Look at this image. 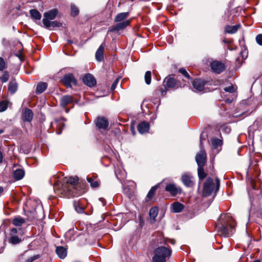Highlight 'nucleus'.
<instances>
[{
  "mask_svg": "<svg viewBox=\"0 0 262 262\" xmlns=\"http://www.w3.org/2000/svg\"><path fill=\"white\" fill-rule=\"evenodd\" d=\"M4 132V129H0V135Z\"/></svg>",
  "mask_w": 262,
  "mask_h": 262,
  "instance_id": "603ef678",
  "label": "nucleus"
},
{
  "mask_svg": "<svg viewBox=\"0 0 262 262\" xmlns=\"http://www.w3.org/2000/svg\"><path fill=\"white\" fill-rule=\"evenodd\" d=\"M210 67L212 71L217 74L222 73L225 69L224 63L217 60L212 61L210 63Z\"/></svg>",
  "mask_w": 262,
  "mask_h": 262,
  "instance_id": "9d476101",
  "label": "nucleus"
},
{
  "mask_svg": "<svg viewBox=\"0 0 262 262\" xmlns=\"http://www.w3.org/2000/svg\"><path fill=\"white\" fill-rule=\"evenodd\" d=\"M224 90L225 92H229L230 93H233L235 91V89L234 86L232 85H231L228 87H226L224 89Z\"/></svg>",
  "mask_w": 262,
  "mask_h": 262,
  "instance_id": "79ce46f5",
  "label": "nucleus"
},
{
  "mask_svg": "<svg viewBox=\"0 0 262 262\" xmlns=\"http://www.w3.org/2000/svg\"><path fill=\"white\" fill-rule=\"evenodd\" d=\"M159 187V184H158L154 186H152L150 189L149 190L148 193L147 194L146 196V200H151L154 198V196L155 195L156 191L157 190V189Z\"/></svg>",
  "mask_w": 262,
  "mask_h": 262,
  "instance_id": "393cba45",
  "label": "nucleus"
},
{
  "mask_svg": "<svg viewBox=\"0 0 262 262\" xmlns=\"http://www.w3.org/2000/svg\"><path fill=\"white\" fill-rule=\"evenodd\" d=\"M25 172L23 168H17L13 172V177L15 180L22 179L25 176Z\"/></svg>",
  "mask_w": 262,
  "mask_h": 262,
  "instance_id": "aec40b11",
  "label": "nucleus"
},
{
  "mask_svg": "<svg viewBox=\"0 0 262 262\" xmlns=\"http://www.w3.org/2000/svg\"><path fill=\"white\" fill-rule=\"evenodd\" d=\"M200 146L201 150L195 157V160L198 167L204 166L206 162L207 156L205 150L202 148V141L200 139Z\"/></svg>",
  "mask_w": 262,
  "mask_h": 262,
  "instance_id": "39448f33",
  "label": "nucleus"
},
{
  "mask_svg": "<svg viewBox=\"0 0 262 262\" xmlns=\"http://www.w3.org/2000/svg\"><path fill=\"white\" fill-rule=\"evenodd\" d=\"M95 124L99 129H106L108 126V121L105 117H98L95 120Z\"/></svg>",
  "mask_w": 262,
  "mask_h": 262,
  "instance_id": "9b49d317",
  "label": "nucleus"
},
{
  "mask_svg": "<svg viewBox=\"0 0 262 262\" xmlns=\"http://www.w3.org/2000/svg\"><path fill=\"white\" fill-rule=\"evenodd\" d=\"M171 254V249L170 247L160 246L154 251V256L152 262H166Z\"/></svg>",
  "mask_w": 262,
  "mask_h": 262,
  "instance_id": "7ed1b4c3",
  "label": "nucleus"
},
{
  "mask_svg": "<svg viewBox=\"0 0 262 262\" xmlns=\"http://www.w3.org/2000/svg\"><path fill=\"white\" fill-rule=\"evenodd\" d=\"M253 262H260V261L259 260H255L253 261Z\"/></svg>",
  "mask_w": 262,
  "mask_h": 262,
  "instance_id": "5fc2aeb1",
  "label": "nucleus"
},
{
  "mask_svg": "<svg viewBox=\"0 0 262 262\" xmlns=\"http://www.w3.org/2000/svg\"><path fill=\"white\" fill-rule=\"evenodd\" d=\"M179 71L180 73H181L182 75H183L186 78L189 79H190V77L188 73V72L186 71V70L184 68H180L179 70Z\"/></svg>",
  "mask_w": 262,
  "mask_h": 262,
  "instance_id": "a19ab883",
  "label": "nucleus"
},
{
  "mask_svg": "<svg viewBox=\"0 0 262 262\" xmlns=\"http://www.w3.org/2000/svg\"><path fill=\"white\" fill-rule=\"evenodd\" d=\"M8 102L6 100H3L0 102V112H3L6 111L8 108Z\"/></svg>",
  "mask_w": 262,
  "mask_h": 262,
  "instance_id": "4c0bfd02",
  "label": "nucleus"
},
{
  "mask_svg": "<svg viewBox=\"0 0 262 262\" xmlns=\"http://www.w3.org/2000/svg\"><path fill=\"white\" fill-rule=\"evenodd\" d=\"M100 200L102 201L104 200V199L103 198H100Z\"/></svg>",
  "mask_w": 262,
  "mask_h": 262,
  "instance_id": "6e6d98bb",
  "label": "nucleus"
},
{
  "mask_svg": "<svg viewBox=\"0 0 262 262\" xmlns=\"http://www.w3.org/2000/svg\"><path fill=\"white\" fill-rule=\"evenodd\" d=\"M119 79H116L114 82L113 83L112 86H111V90H114L116 89V86L119 82Z\"/></svg>",
  "mask_w": 262,
  "mask_h": 262,
  "instance_id": "de8ad7c7",
  "label": "nucleus"
},
{
  "mask_svg": "<svg viewBox=\"0 0 262 262\" xmlns=\"http://www.w3.org/2000/svg\"><path fill=\"white\" fill-rule=\"evenodd\" d=\"M129 12H122L118 13L114 18V21L120 22L125 20L129 16Z\"/></svg>",
  "mask_w": 262,
  "mask_h": 262,
  "instance_id": "b1692460",
  "label": "nucleus"
},
{
  "mask_svg": "<svg viewBox=\"0 0 262 262\" xmlns=\"http://www.w3.org/2000/svg\"><path fill=\"white\" fill-rule=\"evenodd\" d=\"M239 27V25L235 26H227L225 28V31L229 34H233L237 31Z\"/></svg>",
  "mask_w": 262,
  "mask_h": 262,
  "instance_id": "c85d7f7f",
  "label": "nucleus"
},
{
  "mask_svg": "<svg viewBox=\"0 0 262 262\" xmlns=\"http://www.w3.org/2000/svg\"><path fill=\"white\" fill-rule=\"evenodd\" d=\"M163 85L165 88V90L161 88V92L162 95H165L167 92L166 89L173 88L176 86L177 81L172 75H169L165 78L163 81Z\"/></svg>",
  "mask_w": 262,
  "mask_h": 262,
  "instance_id": "423d86ee",
  "label": "nucleus"
},
{
  "mask_svg": "<svg viewBox=\"0 0 262 262\" xmlns=\"http://www.w3.org/2000/svg\"><path fill=\"white\" fill-rule=\"evenodd\" d=\"M48 84L46 82H40L36 86V93L41 94L47 88Z\"/></svg>",
  "mask_w": 262,
  "mask_h": 262,
  "instance_id": "a878e982",
  "label": "nucleus"
},
{
  "mask_svg": "<svg viewBox=\"0 0 262 262\" xmlns=\"http://www.w3.org/2000/svg\"><path fill=\"white\" fill-rule=\"evenodd\" d=\"M62 26V24L56 20L50 21V24L48 27H45L46 28L49 29L50 27H52L53 28H59Z\"/></svg>",
  "mask_w": 262,
  "mask_h": 262,
  "instance_id": "e433bc0d",
  "label": "nucleus"
},
{
  "mask_svg": "<svg viewBox=\"0 0 262 262\" xmlns=\"http://www.w3.org/2000/svg\"><path fill=\"white\" fill-rule=\"evenodd\" d=\"M118 23L110 30L111 32L119 31L123 30L128 26L130 24V20H125L123 21L117 22Z\"/></svg>",
  "mask_w": 262,
  "mask_h": 262,
  "instance_id": "f8f14e48",
  "label": "nucleus"
},
{
  "mask_svg": "<svg viewBox=\"0 0 262 262\" xmlns=\"http://www.w3.org/2000/svg\"><path fill=\"white\" fill-rule=\"evenodd\" d=\"M56 252L59 258H64L67 255V249L62 246L57 247L56 249Z\"/></svg>",
  "mask_w": 262,
  "mask_h": 262,
  "instance_id": "5701e85b",
  "label": "nucleus"
},
{
  "mask_svg": "<svg viewBox=\"0 0 262 262\" xmlns=\"http://www.w3.org/2000/svg\"><path fill=\"white\" fill-rule=\"evenodd\" d=\"M137 129L142 134L147 133L149 129V124L148 122L143 121L138 125Z\"/></svg>",
  "mask_w": 262,
  "mask_h": 262,
  "instance_id": "dca6fc26",
  "label": "nucleus"
},
{
  "mask_svg": "<svg viewBox=\"0 0 262 262\" xmlns=\"http://www.w3.org/2000/svg\"><path fill=\"white\" fill-rule=\"evenodd\" d=\"M198 176L200 180H203L207 176L204 170V166L198 167Z\"/></svg>",
  "mask_w": 262,
  "mask_h": 262,
  "instance_id": "2f4dec72",
  "label": "nucleus"
},
{
  "mask_svg": "<svg viewBox=\"0 0 262 262\" xmlns=\"http://www.w3.org/2000/svg\"><path fill=\"white\" fill-rule=\"evenodd\" d=\"M8 90L11 94H14L17 90L18 83L16 79H14L11 80L8 84Z\"/></svg>",
  "mask_w": 262,
  "mask_h": 262,
  "instance_id": "412c9836",
  "label": "nucleus"
},
{
  "mask_svg": "<svg viewBox=\"0 0 262 262\" xmlns=\"http://www.w3.org/2000/svg\"><path fill=\"white\" fill-rule=\"evenodd\" d=\"M73 101V97L69 95L63 96L60 99V105L64 107L68 104L72 103Z\"/></svg>",
  "mask_w": 262,
  "mask_h": 262,
  "instance_id": "4be33fe9",
  "label": "nucleus"
},
{
  "mask_svg": "<svg viewBox=\"0 0 262 262\" xmlns=\"http://www.w3.org/2000/svg\"><path fill=\"white\" fill-rule=\"evenodd\" d=\"M33 113L29 108H26L23 115V119L25 121L31 122L32 120Z\"/></svg>",
  "mask_w": 262,
  "mask_h": 262,
  "instance_id": "a211bd4d",
  "label": "nucleus"
},
{
  "mask_svg": "<svg viewBox=\"0 0 262 262\" xmlns=\"http://www.w3.org/2000/svg\"><path fill=\"white\" fill-rule=\"evenodd\" d=\"M256 41L258 45L262 46V34H259L256 36Z\"/></svg>",
  "mask_w": 262,
  "mask_h": 262,
  "instance_id": "c03bdc74",
  "label": "nucleus"
},
{
  "mask_svg": "<svg viewBox=\"0 0 262 262\" xmlns=\"http://www.w3.org/2000/svg\"><path fill=\"white\" fill-rule=\"evenodd\" d=\"M25 222V220L20 216L15 217L12 223L15 226H21Z\"/></svg>",
  "mask_w": 262,
  "mask_h": 262,
  "instance_id": "7c9ffc66",
  "label": "nucleus"
},
{
  "mask_svg": "<svg viewBox=\"0 0 262 262\" xmlns=\"http://www.w3.org/2000/svg\"><path fill=\"white\" fill-rule=\"evenodd\" d=\"M39 257V255H34L32 257H30L29 258H28L26 262H33L34 260H35V259L38 258Z\"/></svg>",
  "mask_w": 262,
  "mask_h": 262,
  "instance_id": "a18cd8bd",
  "label": "nucleus"
},
{
  "mask_svg": "<svg viewBox=\"0 0 262 262\" xmlns=\"http://www.w3.org/2000/svg\"><path fill=\"white\" fill-rule=\"evenodd\" d=\"M192 178L193 177L185 173L182 176V181L186 186L191 187L193 184L192 180Z\"/></svg>",
  "mask_w": 262,
  "mask_h": 262,
  "instance_id": "f3484780",
  "label": "nucleus"
},
{
  "mask_svg": "<svg viewBox=\"0 0 262 262\" xmlns=\"http://www.w3.org/2000/svg\"><path fill=\"white\" fill-rule=\"evenodd\" d=\"M86 180L92 188H96L99 186V183L93 177H87Z\"/></svg>",
  "mask_w": 262,
  "mask_h": 262,
  "instance_id": "c756f323",
  "label": "nucleus"
},
{
  "mask_svg": "<svg viewBox=\"0 0 262 262\" xmlns=\"http://www.w3.org/2000/svg\"><path fill=\"white\" fill-rule=\"evenodd\" d=\"M71 15L74 17L78 15L79 12L78 8L74 4H71Z\"/></svg>",
  "mask_w": 262,
  "mask_h": 262,
  "instance_id": "f704fd0d",
  "label": "nucleus"
},
{
  "mask_svg": "<svg viewBox=\"0 0 262 262\" xmlns=\"http://www.w3.org/2000/svg\"><path fill=\"white\" fill-rule=\"evenodd\" d=\"M235 222L229 214H222L216 225L219 234L224 237L232 235L235 230Z\"/></svg>",
  "mask_w": 262,
  "mask_h": 262,
  "instance_id": "f257e3e1",
  "label": "nucleus"
},
{
  "mask_svg": "<svg viewBox=\"0 0 262 262\" xmlns=\"http://www.w3.org/2000/svg\"><path fill=\"white\" fill-rule=\"evenodd\" d=\"M4 191V188L0 186V194H1Z\"/></svg>",
  "mask_w": 262,
  "mask_h": 262,
  "instance_id": "3c124183",
  "label": "nucleus"
},
{
  "mask_svg": "<svg viewBox=\"0 0 262 262\" xmlns=\"http://www.w3.org/2000/svg\"><path fill=\"white\" fill-rule=\"evenodd\" d=\"M21 242L20 239L17 235L11 236L9 239V242L13 245H16Z\"/></svg>",
  "mask_w": 262,
  "mask_h": 262,
  "instance_id": "72a5a7b5",
  "label": "nucleus"
},
{
  "mask_svg": "<svg viewBox=\"0 0 262 262\" xmlns=\"http://www.w3.org/2000/svg\"><path fill=\"white\" fill-rule=\"evenodd\" d=\"M214 189V184L212 178L209 177L205 182L203 189V195L205 197L211 194Z\"/></svg>",
  "mask_w": 262,
  "mask_h": 262,
  "instance_id": "20e7f679",
  "label": "nucleus"
},
{
  "mask_svg": "<svg viewBox=\"0 0 262 262\" xmlns=\"http://www.w3.org/2000/svg\"><path fill=\"white\" fill-rule=\"evenodd\" d=\"M172 208L174 212H180L184 208V206L181 203L176 202L172 204Z\"/></svg>",
  "mask_w": 262,
  "mask_h": 262,
  "instance_id": "bb28decb",
  "label": "nucleus"
},
{
  "mask_svg": "<svg viewBox=\"0 0 262 262\" xmlns=\"http://www.w3.org/2000/svg\"><path fill=\"white\" fill-rule=\"evenodd\" d=\"M158 213V208L157 207H154L150 208L149 212V222L151 224H153L155 222L156 217L157 216Z\"/></svg>",
  "mask_w": 262,
  "mask_h": 262,
  "instance_id": "6ab92c4d",
  "label": "nucleus"
},
{
  "mask_svg": "<svg viewBox=\"0 0 262 262\" xmlns=\"http://www.w3.org/2000/svg\"><path fill=\"white\" fill-rule=\"evenodd\" d=\"M54 189H55H55H57V185H55V186H54Z\"/></svg>",
  "mask_w": 262,
  "mask_h": 262,
  "instance_id": "864d4df0",
  "label": "nucleus"
},
{
  "mask_svg": "<svg viewBox=\"0 0 262 262\" xmlns=\"http://www.w3.org/2000/svg\"><path fill=\"white\" fill-rule=\"evenodd\" d=\"M3 158V157L2 152L0 151V164L2 162Z\"/></svg>",
  "mask_w": 262,
  "mask_h": 262,
  "instance_id": "8fccbe9b",
  "label": "nucleus"
},
{
  "mask_svg": "<svg viewBox=\"0 0 262 262\" xmlns=\"http://www.w3.org/2000/svg\"><path fill=\"white\" fill-rule=\"evenodd\" d=\"M205 84L206 81L201 79H196L192 83L193 88L198 91H202Z\"/></svg>",
  "mask_w": 262,
  "mask_h": 262,
  "instance_id": "2eb2a0df",
  "label": "nucleus"
},
{
  "mask_svg": "<svg viewBox=\"0 0 262 262\" xmlns=\"http://www.w3.org/2000/svg\"><path fill=\"white\" fill-rule=\"evenodd\" d=\"M215 182H216V185H215V192H216L219 190L220 186V181L218 178H216L215 179Z\"/></svg>",
  "mask_w": 262,
  "mask_h": 262,
  "instance_id": "49530a36",
  "label": "nucleus"
},
{
  "mask_svg": "<svg viewBox=\"0 0 262 262\" xmlns=\"http://www.w3.org/2000/svg\"><path fill=\"white\" fill-rule=\"evenodd\" d=\"M9 78V75L7 71H5L4 72L3 74L1 77H0V81L3 82L5 83L6 82Z\"/></svg>",
  "mask_w": 262,
  "mask_h": 262,
  "instance_id": "58836bf2",
  "label": "nucleus"
},
{
  "mask_svg": "<svg viewBox=\"0 0 262 262\" xmlns=\"http://www.w3.org/2000/svg\"><path fill=\"white\" fill-rule=\"evenodd\" d=\"M61 81L68 88H72V84L74 85L77 84V80L72 73L65 74L62 78Z\"/></svg>",
  "mask_w": 262,
  "mask_h": 262,
  "instance_id": "6e6552de",
  "label": "nucleus"
},
{
  "mask_svg": "<svg viewBox=\"0 0 262 262\" xmlns=\"http://www.w3.org/2000/svg\"><path fill=\"white\" fill-rule=\"evenodd\" d=\"M105 44L104 43H102L95 53V58L97 61L99 62L102 61L104 59V50Z\"/></svg>",
  "mask_w": 262,
  "mask_h": 262,
  "instance_id": "4468645a",
  "label": "nucleus"
},
{
  "mask_svg": "<svg viewBox=\"0 0 262 262\" xmlns=\"http://www.w3.org/2000/svg\"><path fill=\"white\" fill-rule=\"evenodd\" d=\"M144 79L145 83L149 85L150 84L151 79V73L150 71H148L146 72L144 75Z\"/></svg>",
  "mask_w": 262,
  "mask_h": 262,
  "instance_id": "c9c22d12",
  "label": "nucleus"
},
{
  "mask_svg": "<svg viewBox=\"0 0 262 262\" xmlns=\"http://www.w3.org/2000/svg\"><path fill=\"white\" fill-rule=\"evenodd\" d=\"M6 67V63L4 59L0 57V71H3Z\"/></svg>",
  "mask_w": 262,
  "mask_h": 262,
  "instance_id": "37998d69",
  "label": "nucleus"
},
{
  "mask_svg": "<svg viewBox=\"0 0 262 262\" xmlns=\"http://www.w3.org/2000/svg\"><path fill=\"white\" fill-rule=\"evenodd\" d=\"M77 177H71L67 179L65 183L62 184V190L66 193H68V196H75L80 195L83 192L78 191L76 190V187L78 183Z\"/></svg>",
  "mask_w": 262,
  "mask_h": 262,
  "instance_id": "f03ea898",
  "label": "nucleus"
},
{
  "mask_svg": "<svg viewBox=\"0 0 262 262\" xmlns=\"http://www.w3.org/2000/svg\"><path fill=\"white\" fill-rule=\"evenodd\" d=\"M17 232V230L16 228H12L10 230V234L12 236L15 235L16 233Z\"/></svg>",
  "mask_w": 262,
  "mask_h": 262,
  "instance_id": "09e8293b",
  "label": "nucleus"
},
{
  "mask_svg": "<svg viewBox=\"0 0 262 262\" xmlns=\"http://www.w3.org/2000/svg\"><path fill=\"white\" fill-rule=\"evenodd\" d=\"M165 190L173 196H176L178 194H180L182 191L181 188L177 187L173 183L167 184Z\"/></svg>",
  "mask_w": 262,
  "mask_h": 262,
  "instance_id": "1a4fd4ad",
  "label": "nucleus"
},
{
  "mask_svg": "<svg viewBox=\"0 0 262 262\" xmlns=\"http://www.w3.org/2000/svg\"><path fill=\"white\" fill-rule=\"evenodd\" d=\"M74 206L75 209V210L79 213H81L84 211V208L79 205L78 203L74 202Z\"/></svg>",
  "mask_w": 262,
  "mask_h": 262,
  "instance_id": "ea45409f",
  "label": "nucleus"
},
{
  "mask_svg": "<svg viewBox=\"0 0 262 262\" xmlns=\"http://www.w3.org/2000/svg\"><path fill=\"white\" fill-rule=\"evenodd\" d=\"M211 142L214 148H217L218 147L221 146L222 145V141L217 138L212 139Z\"/></svg>",
  "mask_w": 262,
  "mask_h": 262,
  "instance_id": "473e14b6",
  "label": "nucleus"
},
{
  "mask_svg": "<svg viewBox=\"0 0 262 262\" xmlns=\"http://www.w3.org/2000/svg\"><path fill=\"white\" fill-rule=\"evenodd\" d=\"M83 81L85 84L89 87L94 86L96 84L95 78L90 74H88L83 76Z\"/></svg>",
  "mask_w": 262,
  "mask_h": 262,
  "instance_id": "ddd939ff",
  "label": "nucleus"
},
{
  "mask_svg": "<svg viewBox=\"0 0 262 262\" xmlns=\"http://www.w3.org/2000/svg\"><path fill=\"white\" fill-rule=\"evenodd\" d=\"M30 14L31 17L35 20H40L41 18V14L37 9H35L30 10Z\"/></svg>",
  "mask_w": 262,
  "mask_h": 262,
  "instance_id": "cd10ccee",
  "label": "nucleus"
},
{
  "mask_svg": "<svg viewBox=\"0 0 262 262\" xmlns=\"http://www.w3.org/2000/svg\"><path fill=\"white\" fill-rule=\"evenodd\" d=\"M58 13L57 9H53L43 14L42 23L45 27H48L50 24V20L55 19Z\"/></svg>",
  "mask_w": 262,
  "mask_h": 262,
  "instance_id": "0eeeda50",
  "label": "nucleus"
}]
</instances>
